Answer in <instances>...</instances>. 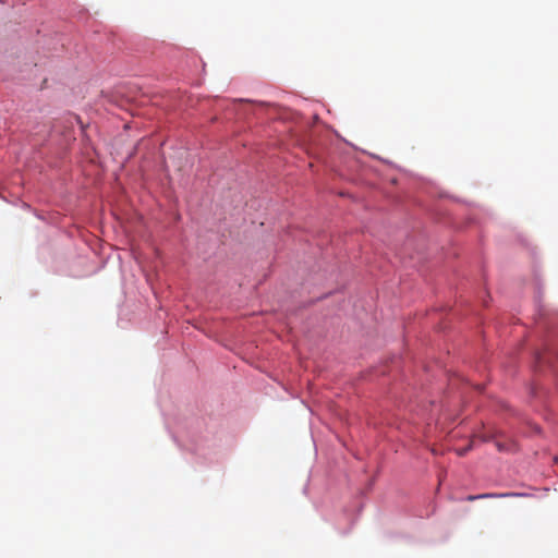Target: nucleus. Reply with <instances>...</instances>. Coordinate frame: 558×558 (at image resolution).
<instances>
[{
	"mask_svg": "<svg viewBox=\"0 0 558 558\" xmlns=\"http://www.w3.org/2000/svg\"><path fill=\"white\" fill-rule=\"evenodd\" d=\"M517 496H521V494H517V493H486V494H480V495H469V496H466L465 500L474 501V500H477V499L506 498V497H517Z\"/></svg>",
	"mask_w": 558,
	"mask_h": 558,
	"instance_id": "1",
	"label": "nucleus"
},
{
	"mask_svg": "<svg viewBox=\"0 0 558 558\" xmlns=\"http://www.w3.org/2000/svg\"><path fill=\"white\" fill-rule=\"evenodd\" d=\"M496 446H497V448H498V450H499V451L505 450L504 445H502V444H500L499 441H497V442H496Z\"/></svg>",
	"mask_w": 558,
	"mask_h": 558,
	"instance_id": "2",
	"label": "nucleus"
}]
</instances>
